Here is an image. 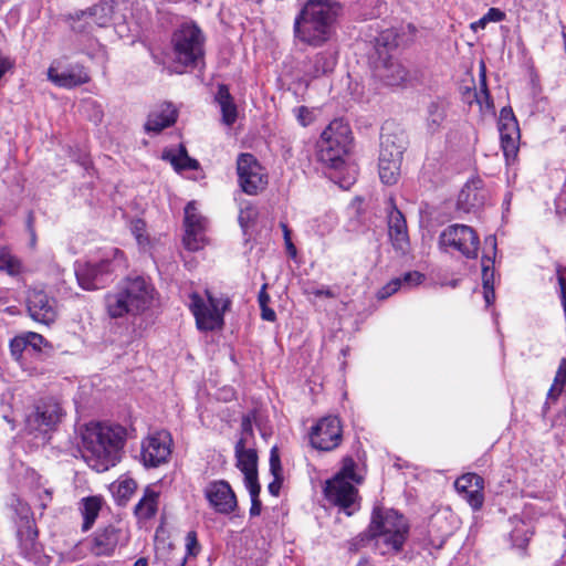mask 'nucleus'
<instances>
[{"label":"nucleus","instance_id":"a878e982","mask_svg":"<svg viewBox=\"0 0 566 566\" xmlns=\"http://www.w3.org/2000/svg\"><path fill=\"white\" fill-rule=\"evenodd\" d=\"M118 539V531L114 526H107L96 532L92 541L91 549L93 554L97 556L111 555L116 548Z\"/></svg>","mask_w":566,"mask_h":566},{"label":"nucleus","instance_id":"f03ea898","mask_svg":"<svg viewBox=\"0 0 566 566\" xmlns=\"http://www.w3.org/2000/svg\"><path fill=\"white\" fill-rule=\"evenodd\" d=\"M339 8L331 0H307L294 19V38L308 46H323L334 34Z\"/></svg>","mask_w":566,"mask_h":566},{"label":"nucleus","instance_id":"864d4df0","mask_svg":"<svg viewBox=\"0 0 566 566\" xmlns=\"http://www.w3.org/2000/svg\"><path fill=\"white\" fill-rule=\"evenodd\" d=\"M296 117L302 126H308L313 122V113L305 106L296 108Z\"/></svg>","mask_w":566,"mask_h":566},{"label":"nucleus","instance_id":"4468645a","mask_svg":"<svg viewBox=\"0 0 566 566\" xmlns=\"http://www.w3.org/2000/svg\"><path fill=\"white\" fill-rule=\"evenodd\" d=\"M340 420L335 416L322 418L313 428L310 441L313 448L321 451L336 449L343 439Z\"/></svg>","mask_w":566,"mask_h":566},{"label":"nucleus","instance_id":"de8ad7c7","mask_svg":"<svg viewBox=\"0 0 566 566\" xmlns=\"http://www.w3.org/2000/svg\"><path fill=\"white\" fill-rule=\"evenodd\" d=\"M130 231L136 238L139 245H145L148 243V238L146 233V223L142 219H135L130 223Z\"/></svg>","mask_w":566,"mask_h":566},{"label":"nucleus","instance_id":"a18cd8bd","mask_svg":"<svg viewBox=\"0 0 566 566\" xmlns=\"http://www.w3.org/2000/svg\"><path fill=\"white\" fill-rule=\"evenodd\" d=\"M251 496L250 515L258 516L261 513L262 503L259 499L261 486L259 483L245 485Z\"/></svg>","mask_w":566,"mask_h":566},{"label":"nucleus","instance_id":"e2e57ef3","mask_svg":"<svg viewBox=\"0 0 566 566\" xmlns=\"http://www.w3.org/2000/svg\"><path fill=\"white\" fill-rule=\"evenodd\" d=\"M281 482H282V475H280V478L275 479L274 478V481H272L268 489H269V492L274 495V496H277L279 493H280V489H281Z\"/></svg>","mask_w":566,"mask_h":566},{"label":"nucleus","instance_id":"ea45409f","mask_svg":"<svg viewBox=\"0 0 566 566\" xmlns=\"http://www.w3.org/2000/svg\"><path fill=\"white\" fill-rule=\"evenodd\" d=\"M0 271H4L9 275H17L21 271L19 259L6 249L0 250Z\"/></svg>","mask_w":566,"mask_h":566},{"label":"nucleus","instance_id":"5fc2aeb1","mask_svg":"<svg viewBox=\"0 0 566 566\" xmlns=\"http://www.w3.org/2000/svg\"><path fill=\"white\" fill-rule=\"evenodd\" d=\"M169 554L170 557L165 562V566H185L187 558L181 552L171 549Z\"/></svg>","mask_w":566,"mask_h":566},{"label":"nucleus","instance_id":"13d9d810","mask_svg":"<svg viewBox=\"0 0 566 566\" xmlns=\"http://www.w3.org/2000/svg\"><path fill=\"white\" fill-rule=\"evenodd\" d=\"M483 289L494 287V273L489 265L483 264L482 274Z\"/></svg>","mask_w":566,"mask_h":566},{"label":"nucleus","instance_id":"39448f33","mask_svg":"<svg viewBox=\"0 0 566 566\" xmlns=\"http://www.w3.org/2000/svg\"><path fill=\"white\" fill-rule=\"evenodd\" d=\"M352 130L343 119H334L322 132L316 143L317 159L325 166L340 171L349 169L346 159L350 151Z\"/></svg>","mask_w":566,"mask_h":566},{"label":"nucleus","instance_id":"1a4fd4ad","mask_svg":"<svg viewBox=\"0 0 566 566\" xmlns=\"http://www.w3.org/2000/svg\"><path fill=\"white\" fill-rule=\"evenodd\" d=\"M392 32L386 31L376 40V48L379 60L375 63L374 74L388 86H399L407 81L408 71L397 60L387 55L388 49L396 46V42H390Z\"/></svg>","mask_w":566,"mask_h":566},{"label":"nucleus","instance_id":"774afa93","mask_svg":"<svg viewBox=\"0 0 566 566\" xmlns=\"http://www.w3.org/2000/svg\"><path fill=\"white\" fill-rule=\"evenodd\" d=\"M488 24V21L485 19V17L483 15L481 19H479L478 21L473 22L471 24V29L473 31H478V29H484Z\"/></svg>","mask_w":566,"mask_h":566},{"label":"nucleus","instance_id":"3c124183","mask_svg":"<svg viewBox=\"0 0 566 566\" xmlns=\"http://www.w3.org/2000/svg\"><path fill=\"white\" fill-rule=\"evenodd\" d=\"M270 471L275 479L282 475V465L276 448H272L270 452Z\"/></svg>","mask_w":566,"mask_h":566},{"label":"nucleus","instance_id":"052dcab7","mask_svg":"<svg viewBox=\"0 0 566 566\" xmlns=\"http://www.w3.org/2000/svg\"><path fill=\"white\" fill-rule=\"evenodd\" d=\"M261 307V317L268 322H274L276 319V314L274 310L270 308L268 305L260 306Z\"/></svg>","mask_w":566,"mask_h":566},{"label":"nucleus","instance_id":"9d476101","mask_svg":"<svg viewBox=\"0 0 566 566\" xmlns=\"http://www.w3.org/2000/svg\"><path fill=\"white\" fill-rule=\"evenodd\" d=\"M480 239L473 228L465 224H451L439 235V247L442 251L459 252L467 259L478 255Z\"/></svg>","mask_w":566,"mask_h":566},{"label":"nucleus","instance_id":"c9c22d12","mask_svg":"<svg viewBox=\"0 0 566 566\" xmlns=\"http://www.w3.org/2000/svg\"><path fill=\"white\" fill-rule=\"evenodd\" d=\"M565 384H566V358H563L559 363L554 381L547 392V399L556 401L557 398L563 392Z\"/></svg>","mask_w":566,"mask_h":566},{"label":"nucleus","instance_id":"9b49d317","mask_svg":"<svg viewBox=\"0 0 566 566\" xmlns=\"http://www.w3.org/2000/svg\"><path fill=\"white\" fill-rule=\"evenodd\" d=\"M237 174L240 188L249 196L262 192L269 184L265 168L254 155L249 153H242L238 156Z\"/></svg>","mask_w":566,"mask_h":566},{"label":"nucleus","instance_id":"bb28decb","mask_svg":"<svg viewBox=\"0 0 566 566\" xmlns=\"http://www.w3.org/2000/svg\"><path fill=\"white\" fill-rule=\"evenodd\" d=\"M103 505V497L98 495L83 497L78 503V511L83 518L82 531L87 532L94 525Z\"/></svg>","mask_w":566,"mask_h":566},{"label":"nucleus","instance_id":"37998d69","mask_svg":"<svg viewBox=\"0 0 566 566\" xmlns=\"http://www.w3.org/2000/svg\"><path fill=\"white\" fill-rule=\"evenodd\" d=\"M356 463L352 458H345L343 462V468L335 476H340L349 482L360 483L361 478L358 476L355 472Z\"/></svg>","mask_w":566,"mask_h":566},{"label":"nucleus","instance_id":"2f4dec72","mask_svg":"<svg viewBox=\"0 0 566 566\" xmlns=\"http://www.w3.org/2000/svg\"><path fill=\"white\" fill-rule=\"evenodd\" d=\"M401 161L384 157L378 159L379 178L385 185H395L400 176Z\"/></svg>","mask_w":566,"mask_h":566},{"label":"nucleus","instance_id":"0eeeda50","mask_svg":"<svg viewBox=\"0 0 566 566\" xmlns=\"http://www.w3.org/2000/svg\"><path fill=\"white\" fill-rule=\"evenodd\" d=\"M206 295L207 300L198 293L190 294L189 308L196 318V325L203 332L221 329L224 324L223 315L231 301L224 296L216 297L209 291H206Z\"/></svg>","mask_w":566,"mask_h":566},{"label":"nucleus","instance_id":"4be33fe9","mask_svg":"<svg viewBox=\"0 0 566 566\" xmlns=\"http://www.w3.org/2000/svg\"><path fill=\"white\" fill-rule=\"evenodd\" d=\"M486 200V191L483 188V181L480 178L469 180L461 189L457 208L464 212H472L479 210Z\"/></svg>","mask_w":566,"mask_h":566},{"label":"nucleus","instance_id":"7ed1b4c3","mask_svg":"<svg viewBox=\"0 0 566 566\" xmlns=\"http://www.w3.org/2000/svg\"><path fill=\"white\" fill-rule=\"evenodd\" d=\"M154 296L153 285L143 276L126 277L114 292L107 293L105 304L113 318L139 315L149 308Z\"/></svg>","mask_w":566,"mask_h":566},{"label":"nucleus","instance_id":"bf43d9fd","mask_svg":"<svg viewBox=\"0 0 566 566\" xmlns=\"http://www.w3.org/2000/svg\"><path fill=\"white\" fill-rule=\"evenodd\" d=\"M449 535H450V532H443L440 535L436 536L434 538L430 537L428 539V545H430L434 549H440L444 545Z\"/></svg>","mask_w":566,"mask_h":566},{"label":"nucleus","instance_id":"cd10ccee","mask_svg":"<svg viewBox=\"0 0 566 566\" xmlns=\"http://www.w3.org/2000/svg\"><path fill=\"white\" fill-rule=\"evenodd\" d=\"M159 492L147 486L143 497L135 505L134 514L138 520L147 521L153 518L158 511Z\"/></svg>","mask_w":566,"mask_h":566},{"label":"nucleus","instance_id":"412c9836","mask_svg":"<svg viewBox=\"0 0 566 566\" xmlns=\"http://www.w3.org/2000/svg\"><path fill=\"white\" fill-rule=\"evenodd\" d=\"M325 495L329 502L347 511L357 499V489L352 482L334 476L326 483Z\"/></svg>","mask_w":566,"mask_h":566},{"label":"nucleus","instance_id":"c85d7f7f","mask_svg":"<svg viewBox=\"0 0 566 566\" xmlns=\"http://www.w3.org/2000/svg\"><path fill=\"white\" fill-rule=\"evenodd\" d=\"M501 146L505 157H515L517 153V140L520 128L517 123L503 124L499 126Z\"/></svg>","mask_w":566,"mask_h":566},{"label":"nucleus","instance_id":"680f3d73","mask_svg":"<svg viewBox=\"0 0 566 566\" xmlns=\"http://www.w3.org/2000/svg\"><path fill=\"white\" fill-rule=\"evenodd\" d=\"M186 539H187V544L186 545H187V549H188L189 554L195 555L196 553L192 549H193V547L198 546L196 533L195 532H189L187 534Z\"/></svg>","mask_w":566,"mask_h":566},{"label":"nucleus","instance_id":"c03bdc74","mask_svg":"<svg viewBox=\"0 0 566 566\" xmlns=\"http://www.w3.org/2000/svg\"><path fill=\"white\" fill-rule=\"evenodd\" d=\"M254 419V412L244 415L241 420V433L240 439L237 442H242V446H248L249 441L253 439V427L252 420Z\"/></svg>","mask_w":566,"mask_h":566},{"label":"nucleus","instance_id":"6ab92c4d","mask_svg":"<svg viewBox=\"0 0 566 566\" xmlns=\"http://www.w3.org/2000/svg\"><path fill=\"white\" fill-rule=\"evenodd\" d=\"M391 209L388 213V234L394 249L400 254H406L410 248L407 222L405 216L389 200Z\"/></svg>","mask_w":566,"mask_h":566},{"label":"nucleus","instance_id":"c756f323","mask_svg":"<svg viewBox=\"0 0 566 566\" xmlns=\"http://www.w3.org/2000/svg\"><path fill=\"white\" fill-rule=\"evenodd\" d=\"M216 101L220 105L222 113V122L231 126L237 120V106L233 103V98L229 92V88L224 84H220L218 86V92L216 94Z\"/></svg>","mask_w":566,"mask_h":566},{"label":"nucleus","instance_id":"2eb2a0df","mask_svg":"<svg viewBox=\"0 0 566 566\" xmlns=\"http://www.w3.org/2000/svg\"><path fill=\"white\" fill-rule=\"evenodd\" d=\"M11 505L14 507V511L20 518V524L18 527L20 547L25 557L31 558L33 553L38 551V531L35 528L34 520L32 517L31 509L27 503H24L20 499H14Z\"/></svg>","mask_w":566,"mask_h":566},{"label":"nucleus","instance_id":"4d7b16f0","mask_svg":"<svg viewBox=\"0 0 566 566\" xmlns=\"http://www.w3.org/2000/svg\"><path fill=\"white\" fill-rule=\"evenodd\" d=\"M488 23L490 22H501L505 19V13L497 9V8H491L488 10V12L484 14Z\"/></svg>","mask_w":566,"mask_h":566},{"label":"nucleus","instance_id":"5701e85b","mask_svg":"<svg viewBox=\"0 0 566 566\" xmlns=\"http://www.w3.org/2000/svg\"><path fill=\"white\" fill-rule=\"evenodd\" d=\"M177 118L178 111L172 103H160L149 113L147 122L145 123V130L148 133H160L165 128L172 126Z\"/></svg>","mask_w":566,"mask_h":566},{"label":"nucleus","instance_id":"8fccbe9b","mask_svg":"<svg viewBox=\"0 0 566 566\" xmlns=\"http://www.w3.org/2000/svg\"><path fill=\"white\" fill-rule=\"evenodd\" d=\"M24 335V339L28 347H32L34 350L40 352L42 346L46 344L42 335L33 332H28Z\"/></svg>","mask_w":566,"mask_h":566},{"label":"nucleus","instance_id":"a211bd4d","mask_svg":"<svg viewBox=\"0 0 566 566\" xmlns=\"http://www.w3.org/2000/svg\"><path fill=\"white\" fill-rule=\"evenodd\" d=\"M205 496L209 504L220 514H230L237 507V497L227 481L210 482L205 489Z\"/></svg>","mask_w":566,"mask_h":566},{"label":"nucleus","instance_id":"338daca9","mask_svg":"<svg viewBox=\"0 0 566 566\" xmlns=\"http://www.w3.org/2000/svg\"><path fill=\"white\" fill-rule=\"evenodd\" d=\"M483 290H484L485 303H486V305H491L495 300L494 287L483 289Z\"/></svg>","mask_w":566,"mask_h":566},{"label":"nucleus","instance_id":"79ce46f5","mask_svg":"<svg viewBox=\"0 0 566 566\" xmlns=\"http://www.w3.org/2000/svg\"><path fill=\"white\" fill-rule=\"evenodd\" d=\"M476 103L482 107H485V109L491 111L493 109V101L490 95V92L486 86V80L485 75L483 74L481 77V84L479 92L474 93Z\"/></svg>","mask_w":566,"mask_h":566},{"label":"nucleus","instance_id":"7c9ffc66","mask_svg":"<svg viewBox=\"0 0 566 566\" xmlns=\"http://www.w3.org/2000/svg\"><path fill=\"white\" fill-rule=\"evenodd\" d=\"M423 279L424 275L418 271L407 272L402 276L391 280L386 286H384L382 290L380 291V297H388L396 293L402 286H417L423 281Z\"/></svg>","mask_w":566,"mask_h":566},{"label":"nucleus","instance_id":"0e129e2a","mask_svg":"<svg viewBox=\"0 0 566 566\" xmlns=\"http://www.w3.org/2000/svg\"><path fill=\"white\" fill-rule=\"evenodd\" d=\"M87 48H88V51H87V54L93 56L96 52L101 51V45L99 43L97 42V40L93 39V38H88L87 39Z\"/></svg>","mask_w":566,"mask_h":566},{"label":"nucleus","instance_id":"ddd939ff","mask_svg":"<svg viewBox=\"0 0 566 566\" xmlns=\"http://www.w3.org/2000/svg\"><path fill=\"white\" fill-rule=\"evenodd\" d=\"M115 13V1H101L86 11H81L76 13V17H73V22L76 21L77 25H73V31L77 30V41L82 42V38H84V28L86 25L90 27V31L87 33H91L93 30V25H96L98 28H106L108 27L114 19Z\"/></svg>","mask_w":566,"mask_h":566},{"label":"nucleus","instance_id":"49530a36","mask_svg":"<svg viewBox=\"0 0 566 566\" xmlns=\"http://www.w3.org/2000/svg\"><path fill=\"white\" fill-rule=\"evenodd\" d=\"M463 496L474 511L482 507L484 502L483 488H473L463 493Z\"/></svg>","mask_w":566,"mask_h":566},{"label":"nucleus","instance_id":"e433bc0d","mask_svg":"<svg viewBox=\"0 0 566 566\" xmlns=\"http://www.w3.org/2000/svg\"><path fill=\"white\" fill-rule=\"evenodd\" d=\"M49 80L61 87L71 86V73L61 69V62L54 61L48 70Z\"/></svg>","mask_w":566,"mask_h":566},{"label":"nucleus","instance_id":"f704fd0d","mask_svg":"<svg viewBox=\"0 0 566 566\" xmlns=\"http://www.w3.org/2000/svg\"><path fill=\"white\" fill-rule=\"evenodd\" d=\"M427 113V128L431 134H433L441 127V124L446 118V109L440 103L431 102L428 106Z\"/></svg>","mask_w":566,"mask_h":566},{"label":"nucleus","instance_id":"aec40b11","mask_svg":"<svg viewBox=\"0 0 566 566\" xmlns=\"http://www.w3.org/2000/svg\"><path fill=\"white\" fill-rule=\"evenodd\" d=\"M27 305L30 316L35 322L50 324L55 319V302L42 290H30L28 292Z\"/></svg>","mask_w":566,"mask_h":566},{"label":"nucleus","instance_id":"6e6d98bb","mask_svg":"<svg viewBox=\"0 0 566 566\" xmlns=\"http://www.w3.org/2000/svg\"><path fill=\"white\" fill-rule=\"evenodd\" d=\"M517 123L511 107H503L500 112L499 126L503 124Z\"/></svg>","mask_w":566,"mask_h":566},{"label":"nucleus","instance_id":"f257e3e1","mask_svg":"<svg viewBox=\"0 0 566 566\" xmlns=\"http://www.w3.org/2000/svg\"><path fill=\"white\" fill-rule=\"evenodd\" d=\"M77 438V451L83 461L103 473L122 461L128 431L119 423L90 421L78 427Z\"/></svg>","mask_w":566,"mask_h":566},{"label":"nucleus","instance_id":"72a5a7b5","mask_svg":"<svg viewBox=\"0 0 566 566\" xmlns=\"http://www.w3.org/2000/svg\"><path fill=\"white\" fill-rule=\"evenodd\" d=\"M78 113L94 124H98L103 118V109L101 105L92 97L81 99Z\"/></svg>","mask_w":566,"mask_h":566},{"label":"nucleus","instance_id":"423d86ee","mask_svg":"<svg viewBox=\"0 0 566 566\" xmlns=\"http://www.w3.org/2000/svg\"><path fill=\"white\" fill-rule=\"evenodd\" d=\"M205 35L193 22L182 23L171 38L175 62L182 66H197L205 55Z\"/></svg>","mask_w":566,"mask_h":566},{"label":"nucleus","instance_id":"f8f14e48","mask_svg":"<svg viewBox=\"0 0 566 566\" xmlns=\"http://www.w3.org/2000/svg\"><path fill=\"white\" fill-rule=\"evenodd\" d=\"M62 412L59 403L54 401H41L30 409L24 419V430L34 434L42 442L46 441V433L61 420Z\"/></svg>","mask_w":566,"mask_h":566},{"label":"nucleus","instance_id":"b1692460","mask_svg":"<svg viewBox=\"0 0 566 566\" xmlns=\"http://www.w3.org/2000/svg\"><path fill=\"white\" fill-rule=\"evenodd\" d=\"M234 453L237 459V468L244 475V484H255L258 481V453L253 448L242 446V442H237L234 446Z\"/></svg>","mask_w":566,"mask_h":566},{"label":"nucleus","instance_id":"4c0bfd02","mask_svg":"<svg viewBox=\"0 0 566 566\" xmlns=\"http://www.w3.org/2000/svg\"><path fill=\"white\" fill-rule=\"evenodd\" d=\"M454 486L463 494L473 488H484V480L476 473H467L455 480Z\"/></svg>","mask_w":566,"mask_h":566},{"label":"nucleus","instance_id":"f3484780","mask_svg":"<svg viewBox=\"0 0 566 566\" xmlns=\"http://www.w3.org/2000/svg\"><path fill=\"white\" fill-rule=\"evenodd\" d=\"M207 220L199 213L196 203L189 202L185 208V247L190 251H197L202 248L205 242V231Z\"/></svg>","mask_w":566,"mask_h":566},{"label":"nucleus","instance_id":"20e7f679","mask_svg":"<svg viewBox=\"0 0 566 566\" xmlns=\"http://www.w3.org/2000/svg\"><path fill=\"white\" fill-rule=\"evenodd\" d=\"M369 533L376 539L381 554H397L402 551L409 535L407 518L395 510L375 507L369 525Z\"/></svg>","mask_w":566,"mask_h":566},{"label":"nucleus","instance_id":"69168bd1","mask_svg":"<svg viewBox=\"0 0 566 566\" xmlns=\"http://www.w3.org/2000/svg\"><path fill=\"white\" fill-rule=\"evenodd\" d=\"M265 290L266 284H264L261 291L259 292L258 301L260 306L268 305V303L270 302V295L266 293Z\"/></svg>","mask_w":566,"mask_h":566},{"label":"nucleus","instance_id":"393cba45","mask_svg":"<svg viewBox=\"0 0 566 566\" xmlns=\"http://www.w3.org/2000/svg\"><path fill=\"white\" fill-rule=\"evenodd\" d=\"M407 139L402 132L391 133L384 128L380 135L379 157L395 161H402V155L406 150Z\"/></svg>","mask_w":566,"mask_h":566},{"label":"nucleus","instance_id":"09e8293b","mask_svg":"<svg viewBox=\"0 0 566 566\" xmlns=\"http://www.w3.org/2000/svg\"><path fill=\"white\" fill-rule=\"evenodd\" d=\"M27 348L28 346L24 339V335L17 336L10 342V352L15 360H19L21 358L22 353Z\"/></svg>","mask_w":566,"mask_h":566},{"label":"nucleus","instance_id":"6e6552de","mask_svg":"<svg viewBox=\"0 0 566 566\" xmlns=\"http://www.w3.org/2000/svg\"><path fill=\"white\" fill-rule=\"evenodd\" d=\"M124 268H126L124 252L114 249L112 259H103L98 263L80 264L75 270V276L83 290L94 291L103 289L111 275Z\"/></svg>","mask_w":566,"mask_h":566},{"label":"nucleus","instance_id":"dca6fc26","mask_svg":"<svg viewBox=\"0 0 566 566\" xmlns=\"http://www.w3.org/2000/svg\"><path fill=\"white\" fill-rule=\"evenodd\" d=\"M171 454V438L167 432L149 436L142 443L140 460L147 468H157Z\"/></svg>","mask_w":566,"mask_h":566},{"label":"nucleus","instance_id":"a19ab883","mask_svg":"<svg viewBox=\"0 0 566 566\" xmlns=\"http://www.w3.org/2000/svg\"><path fill=\"white\" fill-rule=\"evenodd\" d=\"M137 489V483L132 478L120 480L116 489V497L119 504H125Z\"/></svg>","mask_w":566,"mask_h":566},{"label":"nucleus","instance_id":"473e14b6","mask_svg":"<svg viewBox=\"0 0 566 566\" xmlns=\"http://www.w3.org/2000/svg\"><path fill=\"white\" fill-rule=\"evenodd\" d=\"M164 158L169 159L174 168L178 171L195 170L199 167V163L188 156L187 149L182 145H180L177 154H167Z\"/></svg>","mask_w":566,"mask_h":566},{"label":"nucleus","instance_id":"603ef678","mask_svg":"<svg viewBox=\"0 0 566 566\" xmlns=\"http://www.w3.org/2000/svg\"><path fill=\"white\" fill-rule=\"evenodd\" d=\"M90 81V75L87 71L80 65L73 66V86L87 83Z\"/></svg>","mask_w":566,"mask_h":566},{"label":"nucleus","instance_id":"58836bf2","mask_svg":"<svg viewBox=\"0 0 566 566\" xmlns=\"http://www.w3.org/2000/svg\"><path fill=\"white\" fill-rule=\"evenodd\" d=\"M334 60L332 56L325 54V53H318L315 55L314 63H313V70L308 73L313 77H318L323 74H326L328 72H332L334 69Z\"/></svg>","mask_w":566,"mask_h":566}]
</instances>
